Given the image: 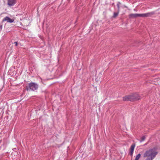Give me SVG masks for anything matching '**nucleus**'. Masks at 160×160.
Masks as SVG:
<instances>
[{
    "mask_svg": "<svg viewBox=\"0 0 160 160\" xmlns=\"http://www.w3.org/2000/svg\"><path fill=\"white\" fill-rule=\"evenodd\" d=\"M157 154V152H156L154 149H152L146 151L144 154V157H150V158H154Z\"/></svg>",
    "mask_w": 160,
    "mask_h": 160,
    "instance_id": "2",
    "label": "nucleus"
},
{
    "mask_svg": "<svg viewBox=\"0 0 160 160\" xmlns=\"http://www.w3.org/2000/svg\"><path fill=\"white\" fill-rule=\"evenodd\" d=\"M2 28V25H0V31H1Z\"/></svg>",
    "mask_w": 160,
    "mask_h": 160,
    "instance_id": "15",
    "label": "nucleus"
},
{
    "mask_svg": "<svg viewBox=\"0 0 160 160\" xmlns=\"http://www.w3.org/2000/svg\"><path fill=\"white\" fill-rule=\"evenodd\" d=\"M14 21V19H11L8 17H6L3 18L2 22L6 21L7 22L12 23Z\"/></svg>",
    "mask_w": 160,
    "mask_h": 160,
    "instance_id": "5",
    "label": "nucleus"
},
{
    "mask_svg": "<svg viewBox=\"0 0 160 160\" xmlns=\"http://www.w3.org/2000/svg\"><path fill=\"white\" fill-rule=\"evenodd\" d=\"M154 14V12H151L139 14V17L146 18L151 16Z\"/></svg>",
    "mask_w": 160,
    "mask_h": 160,
    "instance_id": "4",
    "label": "nucleus"
},
{
    "mask_svg": "<svg viewBox=\"0 0 160 160\" xmlns=\"http://www.w3.org/2000/svg\"><path fill=\"white\" fill-rule=\"evenodd\" d=\"M135 147V145L133 144H132L130 147V154L131 156H132L134 149Z\"/></svg>",
    "mask_w": 160,
    "mask_h": 160,
    "instance_id": "7",
    "label": "nucleus"
},
{
    "mask_svg": "<svg viewBox=\"0 0 160 160\" xmlns=\"http://www.w3.org/2000/svg\"><path fill=\"white\" fill-rule=\"evenodd\" d=\"M137 17H139V14H131L129 15V18H135Z\"/></svg>",
    "mask_w": 160,
    "mask_h": 160,
    "instance_id": "8",
    "label": "nucleus"
},
{
    "mask_svg": "<svg viewBox=\"0 0 160 160\" xmlns=\"http://www.w3.org/2000/svg\"><path fill=\"white\" fill-rule=\"evenodd\" d=\"M141 157V154H138L136 157L135 160H138Z\"/></svg>",
    "mask_w": 160,
    "mask_h": 160,
    "instance_id": "9",
    "label": "nucleus"
},
{
    "mask_svg": "<svg viewBox=\"0 0 160 160\" xmlns=\"http://www.w3.org/2000/svg\"><path fill=\"white\" fill-rule=\"evenodd\" d=\"M145 139V136H143L141 138V140H140V142H141L143 141H144Z\"/></svg>",
    "mask_w": 160,
    "mask_h": 160,
    "instance_id": "11",
    "label": "nucleus"
},
{
    "mask_svg": "<svg viewBox=\"0 0 160 160\" xmlns=\"http://www.w3.org/2000/svg\"><path fill=\"white\" fill-rule=\"evenodd\" d=\"M38 85L34 82H31L28 84V86H27L26 88L28 90H31L34 91L37 90L38 88Z\"/></svg>",
    "mask_w": 160,
    "mask_h": 160,
    "instance_id": "3",
    "label": "nucleus"
},
{
    "mask_svg": "<svg viewBox=\"0 0 160 160\" xmlns=\"http://www.w3.org/2000/svg\"><path fill=\"white\" fill-rule=\"evenodd\" d=\"M14 44H15V46H18V43L17 42H15Z\"/></svg>",
    "mask_w": 160,
    "mask_h": 160,
    "instance_id": "14",
    "label": "nucleus"
},
{
    "mask_svg": "<svg viewBox=\"0 0 160 160\" xmlns=\"http://www.w3.org/2000/svg\"><path fill=\"white\" fill-rule=\"evenodd\" d=\"M119 12H118H118H114V13L113 16V17L114 18H115L118 16V13H119Z\"/></svg>",
    "mask_w": 160,
    "mask_h": 160,
    "instance_id": "10",
    "label": "nucleus"
},
{
    "mask_svg": "<svg viewBox=\"0 0 160 160\" xmlns=\"http://www.w3.org/2000/svg\"><path fill=\"white\" fill-rule=\"evenodd\" d=\"M153 159V158H148L146 159L145 160H152Z\"/></svg>",
    "mask_w": 160,
    "mask_h": 160,
    "instance_id": "12",
    "label": "nucleus"
},
{
    "mask_svg": "<svg viewBox=\"0 0 160 160\" xmlns=\"http://www.w3.org/2000/svg\"><path fill=\"white\" fill-rule=\"evenodd\" d=\"M117 6L118 8V12H119V5L118 4H117Z\"/></svg>",
    "mask_w": 160,
    "mask_h": 160,
    "instance_id": "13",
    "label": "nucleus"
},
{
    "mask_svg": "<svg viewBox=\"0 0 160 160\" xmlns=\"http://www.w3.org/2000/svg\"><path fill=\"white\" fill-rule=\"evenodd\" d=\"M140 99V96L137 94H134L125 96L123 98L124 101H134Z\"/></svg>",
    "mask_w": 160,
    "mask_h": 160,
    "instance_id": "1",
    "label": "nucleus"
},
{
    "mask_svg": "<svg viewBox=\"0 0 160 160\" xmlns=\"http://www.w3.org/2000/svg\"><path fill=\"white\" fill-rule=\"evenodd\" d=\"M8 5L10 7L13 6L16 2L17 0H7Z\"/></svg>",
    "mask_w": 160,
    "mask_h": 160,
    "instance_id": "6",
    "label": "nucleus"
}]
</instances>
